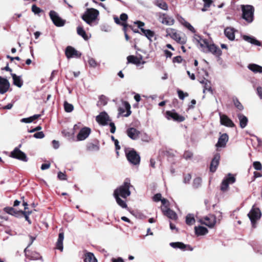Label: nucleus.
<instances>
[{"instance_id":"obj_1","label":"nucleus","mask_w":262,"mask_h":262,"mask_svg":"<svg viewBox=\"0 0 262 262\" xmlns=\"http://www.w3.org/2000/svg\"><path fill=\"white\" fill-rule=\"evenodd\" d=\"M242 18L247 23H251L254 20V8L250 5H242Z\"/></svg>"},{"instance_id":"obj_2","label":"nucleus","mask_w":262,"mask_h":262,"mask_svg":"<svg viewBox=\"0 0 262 262\" xmlns=\"http://www.w3.org/2000/svg\"><path fill=\"white\" fill-rule=\"evenodd\" d=\"M130 186V181L126 179L123 185L115 189L114 195H118L124 199L126 198L130 195V191H129Z\"/></svg>"},{"instance_id":"obj_3","label":"nucleus","mask_w":262,"mask_h":262,"mask_svg":"<svg viewBox=\"0 0 262 262\" xmlns=\"http://www.w3.org/2000/svg\"><path fill=\"white\" fill-rule=\"evenodd\" d=\"M99 15V11L94 8L88 9L82 16V19L88 24L92 26Z\"/></svg>"},{"instance_id":"obj_4","label":"nucleus","mask_w":262,"mask_h":262,"mask_svg":"<svg viewBox=\"0 0 262 262\" xmlns=\"http://www.w3.org/2000/svg\"><path fill=\"white\" fill-rule=\"evenodd\" d=\"M126 156L128 161L133 165H138L140 161V156L134 149L126 151Z\"/></svg>"},{"instance_id":"obj_5","label":"nucleus","mask_w":262,"mask_h":262,"mask_svg":"<svg viewBox=\"0 0 262 262\" xmlns=\"http://www.w3.org/2000/svg\"><path fill=\"white\" fill-rule=\"evenodd\" d=\"M248 215L252 224V226L255 227V223L261 217V212L258 208H252Z\"/></svg>"},{"instance_id":"obj_6","label":"nucleus","mask_w":262,"mask_h":262,"mask_svg":"<svg viewBox=\"0 0 262 262\" xmlns=\"http://www.w3.org/2000/svg\"><path fill=\"white\" fill-rule=\"evenodd\" d=\"M134 23L137 25L138 27L140 29L142 33L151 41L152 38L155 36V33L154 31L149 29H144L142 28L144 23L140 21H136Z\"/></svg>"},{"instance_id":"obj_7","label":"nucleus","mask_w":262,"mask_h":262,"mask_svg":"<svg viewBox=\"0 0 262 262\" xmlns=\"http://www.w3.org/2000/svg\"><path fill=\"white\" fill-rule=\"evenodd\" d=\"M235 182V177L231 173H229L228 176L225 177L223 180L221 186V190L223 191H225L228 190L229 185L233 184Z\"/></svg>"},{"instance_id":"obj_8","label":"nucleus","mask_w":262,"mask_h":262,"mask_svg":"<svg viewBox=\"0 0 262 262\" xmlns=\"http://www.w3.org/2000/svg\"><path fill=\"white\" fill-rule=\"evenodd\" d=\"M21 147V144L19 145L18 147H15L14 149L11 152V157L25 162L28 160L26 154L19 150V148Z\"/></svg>"},{"instance_id":"obj_9","label":"nucleus","mask_w":262,"mask_h":262,"mask_svg":"<svg viewBox=\"0 0 262 262\" xmlns=\"http://www.w3.org/2000/svg\"><path fill=\"white\" fill-rule=\"evenodd\" d=\"M49 15L54 24L57 27H62L65 24V20L62 19L54 11L51 10L49 13Z\"/></svg>"},{"instance_id":"obj_10","label":"nucleus","mask_w":262,"mask_h":262,"mask_svg":"<svg viewBox=\"0 0 262 262\" xmlns=\"http://www.w3.org/2000/svg\"><path fill=\"white\" fill-rule=\"evenodd\" d=\"M201 224H204L209 227H213L216 223V217L212 214L208 215L200 220Z\"/></svg>"},{"instance_id":"obj_11","label":"nucleus","mask_w":262,"mask_h":262,"mask_svg":"<svg viewBox=\"0 0 262 262\" xmlns=\"http://www.w3.org/2000/svg\"><path fill=\"white\" fill-rule=\"evenodd\" d=\"M65 54L68 59L71 58H79L81 55L80 53L71 46H68L66 48Z\"/></svg>"},{"instance_id":"obj_12","label":"nucleus","mask_w":262,"mask_h":262,"mask_svg":"<svg viewBox=\"0 0 262 262\" xmlns=\"http://www.w3.org/2000/svg\"><path fill=\"white\" fill-rule=\"evenodd\" d=\"M96 121L101 125H106L111 121L108 115L105 112L100 113L96 118Z\"/></svg>"},{"instance_id":"obj_13","label":"nucleus","mask_w":262,"mask_h":262,"mask_svg":"<svg viewBox=\"0 0 262 262\" xmlns=\"http://www.w3.org/2000/svg\"><path fill=\"white\" fill-rule=\"evenodd\" d=\"M193 40L204 52H205L206 46H208L209 42L207 39H203L200 35L195 34L193 36Z\"/></svg>"},{"instance_id":"obj_14","label":"nucleus","mask_w":262,"mask_h":262,"mask_svg":"<svg viewBox=\"0 0 262 262\" xmlns=\"http://www.w3.org/2000/svg\"><path fill=\"white\" fill-rule=\"evenodd\" d=\"M122 104L124 107L119 108V114L122 115L124 117L129 116L131 114L130 104L126 101H123Z\"/></svg>"},{"instance_id":"obj_15","label":"nucleus","mask_w":262,"mask_h":262,"mask_svg":"<svg viewBox=\"0 0 262 262\" xmlns=\"http://www.w3.org/2000/svg\"><path fill=\"white\" fill-rule=\"evenodd\" d=\"M220 122L222 125L227 127H232L234 126L233 121L226 115L219 114Z\"/></svg>"},{"instance_id":"obj_16","label":"nucleus","mask_w":262,"mask_h":262,"mask_svg":"<svg viewBox=\"0 0 262 262\" xmlns=\"http://www.w3.org/2000/svg\"><path fill=\"white\" fill-rule=\"evenodd\" d=\"M10 87L8 80L0 76V94H4L6 93Z\"/></svg>"},{"instance_id":"obj_17","label":"nucleus","mask_w":262,"mask_h":262,"mask_svg":"<svg viewBox=\"0 0 262 262\" xmlns=\"http://www.w3.org/2000/svg\"><path fill=\"white\" fill-rule=\"evenodd\" d=\"M91 133V129L89 127L82 128L77 136L78 141H82L85 139Z\"/></svg>"},{"instance_id":"obj_18","label":"nucleus","mask_w":262,"mask_h":262,"mask_svg":"<svg viewBox=\"0 0 262 262\" xmlns=\"http://www.w3.org/2000/svg\"><path fill=\"white\" fill-rule=\"evenodd\" d=\"M166 115L168 119H172L178 122H182L185 120V118L183 116L179 115L176 112L167 111Z\"/></svg>"},{"instance_id":"obj_19","label":"nucleus","mask_w":262,"mask_h":262,"mask_svg":"<svg viewBox=\"0 0 262 262\" xmlns=\"http://www.w3.org/2000/svg\"><path fill=\"white\" fill-rule=\"evenodd\" d=\"M140 132L134 127L128 128L126 130V134L132 140H137L139 137Z\"/></svg>"},{"instance_id":"obj_20","label":"nucleus","mask_w":262,"mask_h":262,"mask_svg":"<svg viewBox=\"0 0 262 262\" xmlns=\"http://www.w3.org/2000/svg\"><path fill=\"white\" fill-rule=\"evenodd\" d=\"M206 49H207L208 52H211L216 56H219L221 55L222 53V51L220 48L215 46L213 43L210 44L208 42V46H206Z\"/></svg>"},{"instance_id":"obj_21","label":"nucleus","mask_w":262,"mask_h":262,"mask_svg":"<svg viewBox=\"0 0 262 262\" xmlns=\"http://www.w3.org/2000/svg\"><path fill=\"white\" fill-rule=\"evenodd\" d=\"M161 209L164 214L172 220H176L177 218V214L172 210L167 208V206L161 207Z\"/></svg>"},{"instance_id":"obj_22","label":"nucleus","mask_w":262,"mask_h":262,"mask_svg":"<svg viewBox=\"0 0 262 262\" xmlns=\"http://www.w3.org/2000/svg\"><path fill=\"white\" fill-rule=\"evenodd\" d=\"M160 21L162 24L168 26L172 25L174 22V20L172 17L165 14L160 16Z\"/></svg>"},{"instance_id":"obj_23","label":"nucleus","mask_w":262,"mask_h":262,"mask_svg":"<svg viewBox=\"0 0 262 262\" xmlns=\"http://www.w3.org/2000/svg\"><path fill=\"white\" fill-rule=\"evenodd\" d=\"M220 159V155L219 154H216L214 155L213 159L211 161L210 166V170L214 172L215 171L219 164Z\"/></svg>"},{"instance_id":"obj_24","label":"nucleus","mask_w":262,"mask_h":262,"mask_svg":"<svg viewBox=\"0 0 262 262\" xmlns=\"http://www.w3.org/2000/svg\"><path fill=\"white\" fill-rule=\"evenodd\" d=\"M4 210L7 213L13 215L15 217H19L21 216V210L17 211L11 207H7L4 209Z\"/></svg>"},{"instance_id":"obj_25","label":"nucleus","mask_w":262,"mask_h":262,"mask_svg":"<svg viewBox=\"0 0 262 262\" xmlns=\"http://www.w3.org/2000/svg\"><path fill=\"white\" fill-rule=\"evenodd\" d=\"M235 30L231 27H227L224 30L225 36L230 40H234L235 39Z\"/></svg>"},{"instance_id":"obj_26","label":"nucleus","mask_w":262,"mask_h":262,"mask_svg":"<svg viewBox=\"0 0 262 262\" xmlns=\"http://www.w3.org/2000/svg\"><path fill=\"white\" fill-rule=\"evenodd\" d=\"M228 141V136L227 134H223L220 137L216 146L217 147H224Z\"/></svg>"},{"instance_id":"obj_27","label":"nucleus","mask_w":262,"mask_h":262,"mask_svg":"<svg viewBox=\"0 0 262 262\" xmlns=\"http://www.w3.org/2000/svg\"><path fill=\"white\" fill-rule=\"evenodd\" d=\"M237 117L239 121V126L242 128H244L247 125L248 119L247 117L242 114H237Z\"/></svg>"},{"instance_id":"obj_28","label":"nucleus","mask_w":262,"mask_h":262,"mask_svg":"<svg viewBox=\"0 0 262 262\" xmlns=\"http://www.w3.org/2000/svg\"><path fill=\"white\" fill-rule=\"evenodd\" d=\"M127 59L128 62L138 66L141 63L142 58V57L138 58L137 56H135L134 55H129L127 57Z\"/></svg>"},{"instance_id":"obj_29","label":"nucleus","mask_w":262,"mask_h":262,"mask_svg":"<svg viewBox=\"0 0 262 262\" xmlns=\"http://www.w3.org/2000/svg\"><path fill=\"white\" fill-rule=\"evenodd\" d=\"M243 39L248 42L251 43L252 45L260 46L261 45V43L259 41L256 40L254 37L252 36H249L247 35H244L243 36Z\"/></svg>"},{"instance_id":"obj_30","label":"nucleus","mask_w":262,"mask_h":262,"mask_svg":"<svg viewBox=\"0 0 262 262\" xmlns=\"http://www.w3.org/2000/svg\"><path fill=\"white\" fill-rule=\"evenodd\" d=\"M166 33L167 35L169 36L171 38L176 40V39L180 36V34H178L176 31V30L172 28H168L166 29Z\"/></svg>"},{"instance_id":"obj_31","label":"nucleus","mask_w":262,"mask_h":262,"mask_svg":"<svg viewBox=\"0 0 262 262\" xmlns=\"http://www.w3.org/2000/svg\"><path fill=\"white\" fill-rule=\"evenodd\" d=\"M13 80V84L17 86L20 88L22 86L23 82L20 76H17L15 74H11Z\"/></svg>"},{"instance_id":"obj_32","label":"nucleus","mask_w":262,"mask_h":262,"mask_svg":"<svg viewBox=\"0 0 262 262\" xmlns=\"http://www.w3.org/2000/svg\"><path fill=\"white\" fill-rule=\"evenodd\" d=\"M64 239L63 232H60L58 235V238L56 243L57 249L60 250L61 251L63 250V241Z\"/></svg>"},{"instance_id":"obj_33","label":"nucleus","mask_w":262,"mask_h":262,"mask_svg":"<svg viewBox=\"0 0 262 262\" xmlns=\"http://www.w3.org/2000/svg\"><path fill=\"white\" fill-rule=\"evenodd\" d=\"M194 229L195 234L197 235H204L208 232V229L206 227L201 226L195 227Z\"/></svg>"},{"instance_id":"obj_34","label":"nucleus","mask_w":262,"mask_h":262,"mask_svg":"<svg viewBox=\"0 0 262 262\" xmlns=\"http://www.w3.org/2000/svg\"><path fill=\"white\" fill-rule=\"evenodd\" d=\"M84 262H97V260L95 257L93 253L91 252H87L84 255Z\"/></svg>"},{"instance_id":"obj_35","label":"nucleus","mask_w":262,"mask_h":262,"mask_svg":"<svg viewBox=\"0 0 262 262\" xmlns=\"http://www.w3.org/2000/svg\"><path fill=\"white\" fill-rule=\"evenodd\" d=\"M115 22L118 25H121L123 27V31L124 32L125 34V37L126 40H128L129 39V36L126 33V28L128 26V25L126 23H121L119 20V18L117 17H115L114 18Z\"/></svg>"},{"instance_id":"obj_36","label":"nucleus","mask_w":262,"mask_h":262,"mask_svg":"<svg viewBox=\"0 0 262 262\" xmlns=\"http://www.w3.org/2000/svg\"><path fill=\"white\" fill-rule=\"evenodd\" d=\"M249 70L254 73H262V67L256 64H250L248 66Z\"/></svg>"},{"instance_id":"obj_37","label":"nucleus","mask_w":262,"mask_h":262,"mask_svg":"<svg viewBox=\"0 0 262 262\" xmlns=\"http://www.w3.org/2000/svg\"><path fill=\"white\" fill-rule=\"evenodd\" d=\"M170 246L174 249L179 248L183 250H184L187 247V245H185L184 243L181 242L170 243Z\"/></svg>"},{"instance_id":"obj_38","label":"nucleus","mask_w":262,"mask_h":262,"mask_svg":"<svg viewBox=\"0 0 262 262\" xmlns=\"http://www.w3.org/2000/svg\"><path fill=\"white\" fill-rule=\"evenodd\" d=\"M77 34L82 37V38L85 40H88L89 37L86 34L85 31L83 29V27L81 26H78L77 28Z\"/></svg>"},{"instance_id":"obj_39","label":"nucleus","mask_w":262,"mask_h":262,"mask_svg":"<svg viewBox=\"0 0 262 262\" xmlns=\"http://www.w3.org/2000/svg\"><path fill=\"white\" fill-rule=\"evenodd\" d=\"M117 204L122 208H126L127 206L126 202L121 200L118 195H114Z\"/></svg>"},{"instance_id":"obj_40","label":"nucleus","mask_w":262,"mask_h":262,"mask_svg":"<svg viewBox=\"0 0 262 262\" xmlns=\"http://www.w3.org/2000/svg\"><path fill=\"white\" fill-rule=\"evenodd\" d=\"M107 103V98L104 95H101L99 98V100L97 102L98 106L105 105Z\"/></svg>"},{"instance_id":"obj_41","label":"nucleus","mask_w":262,"mask_h":262,"mask_svg":"<svg viewBox=\"0 0 262 262\" xmlns=\"http://www.w3.org/2000/svg\"><path fill=\"white\" fill-rule=\"evenodd\" d=\"M195 223V219L193 214H189L186 217V223L188 225H192Z\"/></svg>"},{"instance_id":"obj_42","label":"nucleus","mask_w":262,"mask_h":262,"mask_svg":"<svg viewBox=\"0 0 262 262\" xmlns=\"http://www.w3.org/2000/svg\"><path fill=\"white\" fill-rule=\"evenodd\" d=\"M182 20H183L184 23H182V24L187 28L189 30H190L192 33H195V30L194 28L191 25L190 23L186 21L183 18H181Z\"/></svg>"},{"instance_id":"obj_43","label":"nucleus","mask_w":262,"mask_h":262,"mask_svg":"<svg viewBox=\"0 0 262 262\" xmlns=\"http://www.w3.org/2000/svg\"><path fill=\"white\" fill-rule=\"evenodd\" d=\"M64 108L66 112L70 113L73 111L74 106L72 104L65 101L64 103Z\"/></svg>"},{"instance_id":"obj_44","label":"nucleus","mask_w":262,"mask_h":262,"mask_svg":"<svg viewBox=\"0 0 262 262\" xmlns=\"http://www.w3.org/2000/svg\"><path fill=\"white\" fill-rule=\"evenodd\" d=\"M157 5L163 10H167L168 9L167 4L163 1H157Z\"/></svg>"},{"instance_id":"obj_45","label":"nucleus","mask_w":262,"mask_h":262,"mask_svg":"<svg viewBox=\"0 0 262 262\" xmlns=\"http://www.w3.org/2000/svg\"><path fill=\"white\" fill-rule=\"evenodd\" d=\"M233 102L235 107L239 111H242L244 109L243 105L241 103V102L238 101V100L237 98L233 99Z\"/></svg>"},{"instance_id":"obj_46","label":"nucleus","mask_w":262,"mask_h":262,"mask_svg":"<svg viewBox=\"0 0 262 262\" xmlns=\"http://www.w3.org/2000/svg\"><path fill=\"white\" fill-rule=\"evenodd\" d=\"M202 183V179L198 177L194 179L193 182V187L196 188H198Z\"/></svg>"},{"instance_id":"obj_47","label":"nucleus","mask_w":262,"mask_h":262,"mask_svg":"<svg viewBox=\"0 0 262 262\" xmlns=\"http://www.w3.org/2000/svg\"><path fill=\"white\" fill-rule=\"evenodd\" d=\"M31 213V211H22L21 213V215H24L26 220L28 222L29 224H31V222L29 219V215Z\"/></svg>"},{"instance_id":"obj_48","label":"nucleus","mask_w":262,"mask_h":262,"mask_svg":"<svg viewBox=\"0 0 262 262\" xmlns=\"http://www.w3.org/2000/svg\"><path fill=\"white\" fill-rule=\"evenodd\" d=\"M177 93L179 98L181 100H184L185 97H187L188 96V94L187 93H184L182 90H178L177 91Z\"/></svg>"},{"instance_id":"obj_49","label":"nucleus","mask_w":262,"mask_h":262,"mask_svg":"<svg viewBox=\"0 0 262 262\" xmlns=\"http://www.w3.org/2000/svg\"><path fill=\"white\" fill-rule=\"evenodd\" d=\"M193 154L189 151H186L183 154V158L186 160H189L192 158Z\"/></svg>"},{"instance_id":"obj_50","label":"nucleus","mask_w":262,"mask_h":262,"mask_svg":"<svg viewBox=\"0 0 262 262\" xmlns=\"http://www.w3.org/2000/svg\"><path fill=\"white\" fill-rule=\"evenodd\" d=\"M177 42H179L182 45H184L186 43L187 41L186 37L184 36L183 37L180 36V35L178 37V38L176 40Z\"/></svg>"},{"instance_id":"obj_51","label":"nucleus","mask_w":262,"mask_h":262,"mask_svg":"<svg viewBox=\"0 0 262 262\" xmlns=\"http://www.w3.org/2000/svg\"><path fill=\"white\" fill-rule=\"evenodd\" d=\"M208 80H206L205 79L200 81L201 83L205 84L204 89L203 90L204 93H205L206 90L210 91V86L209 85H208Z\"/></svg>"},{"instance_id":"obj_52","label":"nucleus","mask_w":262,"mask_h":262,"mask_svg":"<svg viewBox=\"0 0 262 262\" xmlns=\"http://www.w3.org/2000/svg\"><path fill=\"white\" fill-rule=\"evenodd\" d=\"M253 167L257 170H260L262 169V165L259 162L256 161L253 164Z\"/></svg>"},{"instance_id":"obj_53","label":"nucleus","mask_w":262,"mask_h":262,"mask_svg":"<svg viewBox=\"0 0 262 262\" xmlns=\"http://www.w3.org/2000/svg\"><path fill=\"white\" fill-rule=\"evenodd\" d=\"M33 137L36 139H42L45 137V135L42 132H39L35 133Z\"/></svg>"},{"instance_id":"obj_54","label":"nucleus","mask_w":262,"mask_h":262,"mask_svg":"<svg viewBox=\"0 0 262 262\" xmlns=\"http://www.w3.org/2000/svg\"><path fill=\"white\" fill-rule=\"evenodd\" d=\"M88 63L90 66L95 68L97 66V63L95 60L93 58H90L88 60Z\"/></svg>"},{"instance_id":"obj_55","label":"nucleus","mask_w":262,"mask_h":262,"mask_svg":"<svg viewBox=\"0 0 262 262\" xmlns=\"http://www.w3.org/2000/svg\"><path fill=\"white\" fill-rule=\"evenodd\" d=\"M32 11L35 14H38L41 11V10L39 7H37L35 5H33L32 6Z\"/></svg>"},{"instance_id":"obj_56","label":"nucleus","mask_w":262,"mask_h":262,"mask_svg":"<svg viewBox=\"0 0 262 262\" xmlns=\"http://www.w3.org/2000/svg\"><path fill=\"white\" fill-rule=\"evenodd\" d=\"M191 179V176L190 174H187L184 177L183 182L185 184L189 183Z\"/></svg>"},{"instance_id":"obj_57","label":"nucleus","mask_w":262,"mask_h":262,"mask_svg":"<svg viewBox=\"0 0 262 262\" xmlns=\"http://www.w3.org/2000/svg\"><path fill=\"white\" fill-rule=\"evenodd\" d=\"M128 18V16L125 13H122L120 16V19H119V20L120 19L121 20H122L123 23H125V21H126L127 20Z\"/></svg>"},{"instance_id":"obj_58","label":"nucleus","mask_w":262,"mask_h":262,"mask_svg":"<svg viewBox=\"0 0 262 262\" xmlns=\"http://www.w3.org/2000/svg\"><path fill=\"white\" fill-rule=\"evenodd\" d=\"M161 199L162 195L160 193H157L153 197V200L155 202H159V201H161Z\"/></svg>"},{"instance_id":"obj_59","label":"nucleus","mask_w":262,"mask_h":262,"mask_svg":"<svg viewBox=\"0 0 262 262\" xmlns=\"http://www.w3.org/2000/svg\"><path fill=\"white\" fill-rule=\"evenodd\" d=\"M204 2V7H210L212 3V0H203Z\"/></svg>"},{"instance_id":"obj_60","label":"nucleus","mask_w":262,"mask_h":262,"mask_svg":"<svg viewBox=\"0 0 262 262\" xmlns=\"http://www.w3.org/2000/svg\"><path fill=\"white\" fill-rule=\"evenodd\" d=\"M58 178L61 180H64L66 179V175L60 171L58 173Z\"/></svg>"},{"instance_id":"obj_61","label":"nucleus","mask_w":262,"mask_h":262,"mask_svg":"<svg viewBox=\"0 0 262 262\" xmlns=\"http://www.w3.org/2000/svg\"><path fill=\"white\" fill-rule=\"evenodd\" d=\"M172 61L174 63H175V62L181 63L182 61V58L180 56H178L174 57L173 58Z\"/></svg>"},{"instance_id":"obj_62","label":"nucleus","mask_w":262,"mask_h":262,"mask_svg":"<svg viewBox=\"0 0 262 262\" xmlns=\"http://www.w3.org/2000/svg\"><path fill=\"white\" fill-rule=\"evenodd\" d=\"M21 122L26 123H31V122H33V119H31V117H30L29 118H23L21 120Z\"/></svg>"},{"instance_id":"obj_63","label":"nucleus","mask_w":262,"mask_h":262,"mask_svg":"<svg viewBox=\"0 0 262 262\" xmlns=\"http://www.w3.org/2000/svg\"><path fill=\"white\" fill-rule=\"evenodd\" d=\"M257 94L259 97V98L262 99V88L261 86H258L257 88Z\"/></svg>"},{"instance_id":"obj_64","label":"nucleus","mask_w":262,"mask_h":262,"mask_svg":"<svg viewBox=\"0 0 262 262\" xmlns=\"http://www.w3.org/2000/svg\"><path fill=\"white\" fill-rule=\"evenodd\" d=\"M112 261V262H124L121 257H118L117 258H113Z\"/></svg>"}]
</instances>
